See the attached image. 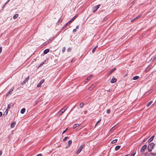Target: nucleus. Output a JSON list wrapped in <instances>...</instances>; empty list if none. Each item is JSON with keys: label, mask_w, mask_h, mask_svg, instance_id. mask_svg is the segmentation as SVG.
<instances>
[{"label": "nucleus", "mask_w": 156, "mask_h": 156, "mask_svg": "<svg viewBox=\"0 0 156 156\" xmlns=\"http://www.w3.org/2000/svg\"><path fill=\"white\" fill-rule=\"evenodd\" d=\"M18 14H15L13 16V18L14 19H16L18 16Z\"/></svg>", "instance_id": "obj_17"}, {"label": "nucleus", "mask_w": 156, "mask_h": 156, "mask_svg": "<svg viewBox=\"0 0 156 156\" xmlns=\"http://www.w3.org/2000/svg\"><path fill=\"white\" fill-rule=\"evenodd\" d=\"M100 5H101L99 4L96 6L95 7H93V12L94 13L97 11V10L99 8Z\"/></svg>", "instance_id": "obj_4"}, {"label": "nucleus", "mask_w": 156, "mask_h": 156, "mask_svg": "<svg viewBox=\"0 0 156 156\" xmlns=\"http://www.w3.org/2000/svg\"><path fill=\"white\" fill-rule=\"evenodd\" d=\"M68 137L67 136V137H65L63 139V141H65L66 140H67V138H68Z\"/></svg>", "instance_id": "obj_32"}, {"label": "nucleus", "mask_w": 156, "mask_h": 156, "mask_svg": "<svg viewBox=\"0 0 156 156\" xmlns=\"http://www.w3.org/2000/svg\"><path fill=\"white\" fill-rule=\"evenodd\" d=\"M117 141V139H115L114 140H113L112 142L111 143L112 144L115 143Z\"/></svg>", "instance_id": "obj_26"}, {"label": "nucleus", "mask_w": 156, "mask_h": 156, "mask_svg": "<svg viewBox=\"0 0 156 156\" xmlns=\"http://www.w3.org/2000/svg\"><path fill=\"white\" fill-rule=\"evenodd\" d=\"M116 69L115 68H113L112 70H111L108 73V76H109L114 71H115Z\"/></svg>", "instance_id": "obj_10"}, {"label": "nucleus", "mask_w": 156, "mask_h": 156, "mask_svg": "<svg viewBox=\"0 0 156 156\" xmlns=\"http://www.w3.org/2000/svg\"><path fill=\"white\" fill-rule=\"evenodd\" d=\"M108 114H109L110 112V109H108L107 110V112H106Z\"/></svg>", "instance_id": "obj_31"}, {"label": "nucleus", "mask_w": 156, "mask_h": 156, "mask_svg": "<svg viewBox=\"0 0 156 156\" xmlns=\"http://www.w3.org/2000/svg\"><path fill=\"white\" fill-rule=\"evenodd\" d=\"M8 110L7 109H6L4 113V114L3 115H6L8 113Z\"/></svg>", "instance_id": "obj_27"}, {"label": "nucleus", "mask_w": 156, "mask_h": 156, "mask_svg": "<svg viewBox=\"0 0 156 156\" xmlns=\"http://www.w3.org/2000/svg\"><path fill=\"white\" fill-rule=\"evenodd\" d=\"M69 24H70V23H69V22H67L66 24L62 28V29H63L64 28H66Z\"/></svg>", "instance_id": "obj_21"}, {"label": "nucleus", "mask_w": 156, "mask_h": 156, "mask_svg": "<svg viewBox=\"0 0 156 156\" xmlns=\"http://www.w3.org/2000/svg\"><path fill=\"white\" fill-rule=\"evenodd\" d=\"M36 156H42V154H38Z\"/></svg>", "instance_id": "obj_43"}, {"label": "nucleus", "mask_w": 156, "mask_h": 156, "mask_svg": "<svg viewBox=\"0 0 156 156\" xmlns=\"http://www.w3.org/2000/svg\"><path fill=\"white\" fill-rule=\"evenodd\" d=\"M8 2H6L5 3V5H6L8 3Z\"/></svg>", "instance_id": "obj_51"}, {"label": "nucleus", "mask_w": 156, "mask_h": 156, "mask_svg": "<svg viewBox=\"0 0 156 156\" xmlns=\"http://www.w3.org/2000/svg\"><path fill=\"white\" fill-rule=\"evenodd\" d=\"M10 108V105H8V107H7V108L6 109H7L8 110Z\"/></svg>", "instance_id": "obj_36"}, {"label": "nucleus", "mask_w": 156, "mask_h": 156, "mask_svg": "<svg viewBox=\"0 0 156 156\" xmlns=\"http://www.w3.org/2000/svg\"><path fill=\"white\" fill-rule=\"evenodd\" d=\"M146 139H147V138H146L145 139H144V140L143 141H144H144L146 140Z\"/></svg>", "instance_id": "obj_55"}, {"label": "nucleus", "mask_w": 156, "mask_h": 156, "mask_svg": "<svg viewBox=\"0 0 156 156\" xmlns=\"http://www.w3.org/2000/svg\"><path fill=\"white\" fill-rule=\"evenodd\" d=\"M44 82V80H41L40 82L39 83V84H38L37 85V87H39L40 86H41V84L43 83Z\"/></svg>", "instance_id": "obj_9"}, {"label": "nucleus", "mask_w": 156, "mask_h": 156, "mask_svg": "<svg viewBox=\"0 0 156 156\" xmlns=\"http://www.w3.org/2000/svg\"><path fill=\"white\" fill-rule=\"evenodd\" d=\"M141 15H139L137 17H136L134 19H135V20H136L140 17H141Z\"/></svg>", "instance_id": "obj_29"}, {"label": "nucleus", "mask_w": 156, "mask_h": 156, "mask_svg": "<svg viewBox=\"0 0 156 156\" xmlns=\"http://www.w3.org/2000/svg\"><path fill=\"white\" fill-rule=\"evenodd\" d=\"M71 48H69L67 49V51H71Z\"/></svg>", "instance_id": "obj_38"}, {"label": "nucleus", "mask_w": 156, "mask_h": 156, "mask_svg": "<svg viewBox=\"0 0 156 156\" xmlns=\"http://www.w3.org/2000/svg\"><path fill=\"white\" fill-rule=\"evenodd\" d=\"M152 103V101H150L147 104V107L149 106Z\"/></svg>", "instance_id": "obj_24"}, {"label": "nucleus", "mask_w": 156, "mask_h": 156, "mask_svg": "<svg viewBox=\"0 0 156 156\" xmlns=\"http://www.w3.org/2000/svg\"><path fill=\"white\" fill-rule=\"evenodd\" d=\"M5 5H4L2 7V8H3L5 7Z\"/></svg>", "instance_id": "obj_54"}, {"label": "nucleus", "mask_w": 156, "mask_h": 156, "mask_svg": "<svg viewBox=\"0 0 156 156\" xmlns=\"http://www.w3.org/2000/svg\"><path fill=\"white\" fill-rule=\"evenodd\" d=\"M2 113L1 112H0V117L2 116Z\"/></svg>", "instance_id": "obj_48"}, {"label": "nucleus", "mask_w": 156, "mask_h": 156, "mask_svg": "<svg viewBox=\"0 0 156 156\" xmlns=\"http://www.w3.org/2000/svg\"><path fill=\"white\" fill-rule=\"evenodd\" d=\"M154 136H152L150 138V139L148 140V142H151L152 140H153L154 137Z\"/></svg>", "instance_id": "obj_15"}, {"label": "nucleus", "mask_w": 156, "mask_h": 156, "mask_svg": "<svg viewBox=\"0 0 156 156\" xmlns=\"http://www.w3.org/2000/svg\"><path fill=\"white\" fill-rule=\"evenodd\" d=\"M21 156H23V155H21Z\"/></svg>", "instance_id": "obj_57"}, {"label": "nucleus", "mask_w": 156, "mask_h": 156, "mask_svg": "<svg viewBox=\"0 0 156 156\" xmlns=\"http://www.w3.org/2000/svg\"><path fill=\"white\" fill-rule=\"evenodd\" d=\"M93 77L92 75H91L89 76H88L87 79L85 80V82H87Z\"/></svg>", "instance_id": "obj_8"}, {"label": "nucleus", "mask_w": 156, "mask_h": 156, "mask_svg": "<svg viewBox=\"0 0 156 156\" xmlns=\"http://www.w3.org/2000/svg\"><path fill=\"white\" fill-rule=\"evenodd\" d=\"M67 128H66L65 130H64L62 133V134H64V133H66V131H67Z\"/></svg>", "instance_id": "obj_34"}, {"label": "nucleus", "mask_w": 156, "mask_h": 156, "mask_svg": "<svg viewBox=\"0 0 156 156\" xmlns=\"http://www.w3.org/2000/svg\"><path fill=\"white\" fill-rule=\"evenodd\" d=\"M84 105V104L82 102L80 104V108H82Z\"/></svg>", "instance_id": "obj_25"}, {"label": "nucleus", "mask_w": 156, "mask_h": 156, "mask_svg": "<svg viewBox=\"0 0 156 156\" xmlns=\"http://www.w3.org/2000/svg\"><path fill=\"white\" fill-rule=\"evenodd\" d=\"M73 21L71 20H71H70L68 22H69V23H71Z\"/></svg>", "instance_id": "obj_42"}, {"label": "nucleus", "mask_w": 156, "mask_h": 156, "mask_svg": "<svg viewBox=\"0 0 156 156\" xmlns=\"http://www.w3.org/2000/svg\"><path fill=\"white\" fill-rule=\"evenodd\" d=\"M14 89V87H13L12 88L10 89V90L9 91V92L7 94V96H9V94H11V93L12 92V91H13Z\"/></svg>", "instance_id": "obj_11"}, {"label": "nucleus", "mask_w": 156, "mask_h": 156, "mask_svg": "<svg viewBox=\"0 0 156 156\" xmlns=\"http://www.w3.org/2000/svg\"><path fill=\"white\" fill-rule=\"evenodd\" d=\"M120 147V146L119 145H117L116 146L115 148V151H117L119 149Z\"/></svg>", "instance_id": "obj_18"}, {"label": "nucleus", "mask_w": 156, "mask_h": 156, "mask_svg": "<svg viewBox=\"0 0 156 156\" xmlns=\"http://www.w3.org/2000/svg\"><path fill=\"white\" fill-rule=\"evenodd\" d=\"M135 154V152L134 153V154H132L130 156H134Z\"/></svg>", "instance_id": "obj_44"}, {"label": "nucleus", "mask_w": 156, "mask_h": 156, "mask_svg": "<svg viewBox=\"0 0 156 156\" xmlns=\"http://www.w3.org/2000/svg\"><path fill=\"white\" fill-rule=\"evenodd\" d=\"M85 145L84 144H82L76 151V153L77 154H79V153L81 151L82 149L85 147Z\"/></svg>", "instance_id": "obj_1"}, {"label": "nucleus", "mask_w": 156, "mask_h": 156, "mask_svg": "<svg viewBox=\"0 0 156 156\" xmlns=\"http://www.w3.org/2000/svg\"><path fill=\"white\" fill-rule=\"evenodd\" d=\"M149 156H153V155H151V153H150V154H149Z\"/></svg>", "instance_id": "obj_52"}, {"label": "nucleus", "mask_w": 156, "mask_h": 156, "mask_svg": "<svg viewBox=\"0 0 156 156\" xmlns=\"http://www.w3.org/2000/svg\"><path fill=\"white\" fill-rule=\"evenodd\" d=\"M69 24H70V23H69V22H67L66 24L62 28V29H63L64 28H66Z\"/></svg>", "instance_id": "obj_20"}, {"label": "nucleus", "mask_w": 156, "mask_h": 156, "mask_svg": "<svg viewBox=\"0 0 156 156\" xmlns=\"http://www.w3.org/2000/svg\"><path fill=\"white\" fill-rule=\"evenodd\" d=\"M67 108L66 107H64L61 109L59 112L58 113V115H60L63 113L67 109Z\"/></svg>", "instance_id": "obj_3"}, {"label": "nucleus", "mask_w": 156, "mask_h": 156, "mask_svg": "<svg viewBox=\"0 0 156 156\" xmlns=\"http://www.w3.org/2000/svg\"><path fill=\"white\" fill-rule=\"evenodd\" d=\"M101 119H100V120L99 121H98L96 123V125H95V126H96V125H97L98 123H99V122L101 121Z\"/></svg>", "instance_id": "obj_37"}, {"label": "nucleus", "mask_w": 156, "mask_h": 156, "mask_svg": "<svg viewBox=\"0 0 156 156\" xmlns=\"http://www.w3.org/2000/svg\"><path fill=\"white\" fill-rule=\"evenodd\" d=\"M135 21V19H133V20H132L131 21V22H132L133 21Z\"/></svg>", "instance_id": "obj_50"}, {"label": "nucleus", "mask_w": 156, "mask_h": 156, "mask_svg": "<svg viewBox=\"0 0 156 156\" xmlns=\"http://www.w3.org/2000/svg\"><path fill=\"white\" fill-rule=\"evenodd\" d=\"M25 110L26 109L25 108H23L20 111V113L22 114H24L25 111Z\"/></svg>", "instance_id": "obj_16"}, {"label": "nucleus", "mask_w": 156, "mask_h": 156, "mask_svg": "<svg viewBox=\"0 0 156 156\" xmlns=\"http://www.w3.org/2000/svg\"><path fill=\"white\" fill-rule=\"evenodd\" d=\"M98 47L97 46H96V47H95L92 50V52L93 53H94V52L95 51L96 48Z\"/></svg>", "instance_id": "obj_28"}, {"label": "nucleus", "mask_w": 156, "mask_h": 156, "mask_svg": "<svg viewBox=\"0 0 156 156\" xmlns=\"http://www.w3.org/2000/svg\"><path fill=\"white\" fill-rule=\"evenodd\" d=\"M77 31L76 29H74L73 30V32L74 33Z\"/></svg>", "instance_id": "obj_39"}, {"label": "nucleus", "mask_w": 156, "mask_h": 156, "mask_svg": "<svg viewBox=\"0 0 156 156\" xmlns=\"http://www.w3.org/2000/svg\"><path fill=\"white\" fill-rule=\"evenodd\" d=\"M44 62H42V63H41L40 65L39 66H38V67L41 66H42L44 64Z\"/></svg>", "instance_id": "obj_35"}, {"label": "nucleus", "mask_w": 156, "mask_h": 156, "mask_svg": "<svg viewBox=\"0 0 156 156\" xmlns=\"http://www.w3.org/2000/svg\"><path fill=\"white\" fill-rule=\"evenodd\" d=\"M139 78V76H135L133 77V79L134 80H135L138 79Z\"/></svg>", "instance_id": "obj_19"}, {"label": "nucleus", "mask_w": 156, "mask_h": 156, "mask_svg": "<svg viewBox=\"0 0 156 156\" xmlns=\"http://www.w3.org/2000/svg\"><path fill=\"white\" fill-rule=\"evenodd\" d=\"M10 0H8V1H7V2H9V1H10Z\"/></svg>", "instance_id": "obj_56"}, {"label": "nucleus", "mask_w": 156, "mask_h": 156, "mask_svg": "<svg viewBox=\"0 0 156 156\" xmlns=\"http://www.w3.org/2000/svg\"><path fill=\"white\" fill-rule=\"evenodd\" d=\"M49 51V50L48 49L45 50L43 52L44 54H46L48 53Z\"/></svg>", "instance_id": "obj_14"}, {"label": "nucleus", "mask_w": 156, "mask_h": 156, "mask_svg": "<svg viewBox=\"0 0 156 156\" xmlns=\"http://www.w3.org/2000/svg\"><path fill=\"white\" fill-rule=\"evenodd\" d=\"M79 125V124H75L74 125L73 128L74 129L76 128L77 126Z\"/></svg>", "instance_id": "obj_22"}, {"label": "nucleus", "mask_w": 156, "mask_h": 156, "mask_svg": "<svg viewBox=\"0 0 156 156\" xmlns=\"http://www.w3.org/2000/svg\"><path fill=\"white\" fill-rule=\"evenodd\" d=\"M66 50V48L65 47H63L62 49V51L63 53H64Z\"/></svg>", "instance_id": "obj_30"}, {"label": "nucleus", "mask_w": 156, "mask_h": 156, "mask_svg": "<svg viewBox=\"0 0 156 156\" xmlns=\"http://www.w3.org/2000/svg\"><path fill=\"white\" fill-rule=\"evenodd\" d=\"M2 51V48L1 47H0V53L1 52V51Z\"/></svg>", "instance_id": "obj_47"}, {"label": "nucleus", "mask_w": 156, "mask_h": 156, "mask_svg": "<svg viewBox=\"0 0 156 156\" xmlns=\"http://www.w3.org/2000/svg\"><path fill=\"white\" fill-rule=\"evenodd\" d=\"M29 76H28L26 78H25V79L22 82H21V84L22 85H24V84H25V83L28 81V80L29 79Z\"/></svg>", "instance_id": "obj_5"}, {"label": "nucleus", "mask_w": 156, "mask_h": 156, "mask_svg": "<svg viewBox=\"0 0 156 156\" xmlns=\"http://www.w3.org/2000/svg\"><path fill=\"white\" fill-rule=\"evenodd\" d=\"M72 141L71 140H69L68 142V146L69 147L72 144Z\"/></svg>", "instance_id": "obj_23"}, {"label": "nucleus", "mask_w": 156, "mask_h": 156, "mask_svg": "<svg viewBox=\"0 0 156 156\" xmlns=\"http://www.w3.org/2000/svg\"><path fill=\"white\" fill-rule=\"evenodd\" d=\"M106 19H107V18H106V17H105V18H104L103 19V21H105V20Z\"/></svg>", "instance_id": "obj_49"}, {"label": "nucleus", "mask_w": 156, "mask_h": 156, "mask_svg": "<svg viewBox=\"0 0 156 156\" xmlns=\"http://www.w3.org/2000/svg\"><path fill=\"white\" fill-rule=\"evenodd\" d=\"M151 155H153L154 156H155L156 155L155 153H151Z\"/></svg>", "instance_id": "obj_33"}, {"label": "nucleus", "mask_w": 156, "mask_h": 156, "mask_svg": "<svg viewBox=\"0 0 156 156\" xmlns=\"http://www.w3.org/2000/svg\"><path fill=\"white\" fill-rule=\"evenodd\" d=\"M2 151H0V156H1L2 154Z\"/></svg>", "instance_id": "obj_40"}, {"label": "nucleus", "mask_w": 156, "mask_h": 156, "mask_svg": "<svg viewBox=\"0 0 156 156\" xmlns=\"http://www.w3.org/2000/svg\"><path fill=\"white\" fill-rule=\"evenodd\" d=\"M116 79L115 78H112L111 80V82L112 83H114L116 82Z\"/></svg>", "instance_id": "obj_12"}, {"label": "nucleus", "mask_w": 156, "mask_h": 156, "mask_svg": "<svg viewBox=\"0 0 156 156\" xmlns=\"http://www.w3.org/2000/svg\"><path fill=\"white\" fill-rule=\"evenodd\" d=\"M16 122H12L11 123V125H10L11 127L12 128H13L14 127V126H15V125H16Z\"/></svg>", "instance_id": "obj_13"}, {"label": "nucleus", "mask_w": 156, "mask_h": 156, "mask_svg": "<svg viewBox=\"0 0 156 156\" xmlns=\"http://www.w3.org/2000/svg\"><path fill=\"white\" fill-rule=\"evenodd\" d=\"M74 20H75V19H74V18H73L71 19V20H72L73 21Z\"/></svg>", "instance_id": "obj_53"}, {"label": "nucleus", "mask_w": 156, "mask_h": 156, "mask_svg": "<svg viewBox=\"0 0 156 156\" xmlns=\"http://www.w3.org/2000/svg\"><path fill=\"white\" fill-rule=\"evenodd\" d=\"M96 84H95V83L93 84L89 88L88 90H92L96 86Z\"/></svg>", "instance_id": "obj_7"}, {"label": "nucleus", "mask_w": 156, "mask_h": 156, "mask_svg": "<svg viewBox=\"0 0 156 156\" xmlns=\"http://www.w3.org/2000/svg\"><path fill=\"white\" fill-rule=\"evenodd\" d=\"M147 147V145H144L142 147V148H141V149H140V152H143L144 150H145V149Z\"/></svg>", "instance_id": "obj_6"}, {"label": "nucleus", "mask_w": 156, "mask_h": 156, "mask_svg": "<svg viewBox=\"0 0 156 156\" xmlns=\"http://www.w3.org/2000/svg\"><path fill=\"white\" fill-rule=\"evenodd\" d=\"M59 21L60 22H62V19H59Z\"/></svg>", "instance_id": "obj_45"}, {"label": "nucleus", "mask_w": 156, "mask_h": 156, "mask_svg": "<svg viewBox=\"0 0 156 156\" xmlns=\"http://www.w3.org/2000/svg\"><path fill=\"white\" fill-rule=\"evenodd\" d=\"M79 26H76V29H79Z\"/></svg>", "instance_id": "obj_46"}, {"label": "nucleus", "mask_w": 156, "mask_h": 156, "mask_svg": "<svg viewBox=\"0 0 156 156\" xmlns=\"http://www.w3.org/2000/svg\"><path fill=\"white\" fill-rule=\"evenodd\" d=\"M154 144L153 143L149 144L148 146V150L149 152H151Z\"/></svg>", "instance_id": "obj_2"}, {"label": "nucleus", "mask_w": 156, "mask_h": 156, "mask_svg": "<svg viewBox=\"0 0 156 156\" xmlns=\"http://www.w3.org/2000/svg\"><path fill=\"white\" fill-rule=\"evenodd\" d=\"M78 15H75L73 17V18L74 19H75L76 17Z\"/></svg>", "instance_id": "obj_41"}]
</instances>
